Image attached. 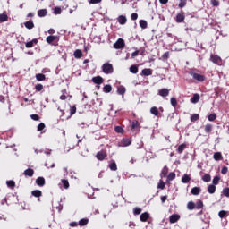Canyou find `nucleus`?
Wrapping results in <instances>:
<instances>
[{"mask_svg": "<svg viewBox=\"0 0 229 229\" xmlns=\"http://www.w3.org/2000/svg\"><path fill=\"white\" fill-rule=\"evenodd\" d=\"M102 71L104 74H112L114 72V66L110 63H105L102 65Z\"/></svg>", "mask_w": 229, "mask_h": 229, "instance_id": "obj_1", "label": "nucleus"}, {"mask_svg": "<svg viewBox=\"0 0 229 229\" xmlns=\"http://www.w3.org/2000/svg\"><path fill=\"white\" fill-rule=\"evenodd\" d=\"M190 75L193 78V80H196L197 81H205V80H206L204 75L197 73L194 71H191Z\"/></svg>", "mask_w": 229, "mask_h": 229, "instance_id": "obj_2", "label": "nucleus"}, {"mask_svg": "<svg viewBox=\"0 0 229 229\" xmlns=\"http://www.w3.org/2000/svg\"><path fill=\"white\" fill-rule=\"evenodd\" d=\"M124 46H126V44L124 43V39L119 38V39H117V41L113 45V47H114V49H124Z\"/></svg>", "mask_w": 229, "mask_h": 229, "instance_id": "obj_3", "label": "nucleus"}, {"mask_svg": "<svg viewBox=\"0 0 229 229\" xmlns=\"http://www.w3.org/2000/svg\"><path fill=\"white\" fill-rule=\"evenodd\" d=\"M210 61L217 65L221 64V62H223L219 55L214 54L210 55Z\"/></svg>", "mask_w": 229, "mask_h": 229, "instance_id": "obj_4", "label": "nucleus"}, {"mask_svg": "<svg viewBox=\"0 0 229 229\" xmlns=\"http://www.w3.org/2000/svg\"><path fill=\"white\" fill-rule=\"evenodd\" d=\"M150 114H152V115H155L156 117H158V118L162 117V113H160L158 111V108H157L156 106L150 108Z\"/></svg>", "mask_w": 229, "mask_h": 229, "instance_id": "obj_5", "label": "nucleus"}, {"mask_svg": "<svg viewBox=\"0 0 229 229\" xmlns=\"http://www.w3.org/2000/svg\"><path fill=\"white\" fill-rule=\"evenodd\" d=\"M55 40H58V37L56 36H48L47 37V44H52V46H57L58 44L53 43Z\"/></svg>", "mask_w": 229, "mask_h": 229, "instance_id": "obj_6", "label": "nucleus"}, {"mask_svg": "<svg viewBox=\"0 0 229 229\" xmlns=\"http://www.w3.org/2000/svg\"><path fill=\"white\" fill-rule=\"evenodd\" d=\"M185 21V13L183 11H181L177 16H176V22H183Z\"/></svg>", "mask_w": 229, "mask_h": 229, "instance_id": "obj_7", "label": "nucleus"}, {"mask_svg": "<svg viewBox=\"0 0 229 229\" xmlns=\"http://www.w3.org/2000/svg\"><path fill=\"white\" fill-rule=\"evenodd\" d=\"M106 157H107L106 152H103V151H99L96 155V158L100 161L105 160Z\"/></svg>", "mask_w": 229, "mask_h": 229, "instance_id": "obj_8", "label": "nucleus"}, {"mask_svg": "<svg viewBox=\"0 0 229 229\" xmlns=\"http://www.w3.org/2000/svg\"><path fill=\"white\" fill-rule=\"evenodd\" d=\"M178 221H180V215L174 214V215L170 216V217H169L170 223H172V224L178 223Z\"/></svg>", "mask_w": 229, "mask_h": 229, "instance_id": "obj_9", "label": "nucleus"}, {"mask_svg": "<svg viewBox=\"0 0 229 229\" xmlns=\"http://www.w3.org/2000/svg\"><path fill=\"white\" fill-rule=\"evenodd\" d=\"M117 22H119V24H121L122 26H124V24H126V22H128V19H126V16H124V15H120L117 18Z\"/></svg>", "mask_w": 229, "mask_h": 229, "instance_id": "obj_10", "label": "nucleus"}, {"mask_svg": "<svg viewBox=\"0 0 229 229\" xmlns=\"http://www.w3.org/2000/svg\"><path fill=\"white\" fill-rule=\"evenodd\" d=\"M158 94L159 96H161L162 98H167V96H169V89L164 88L162 89L158 90Z\"/></svg>", "mask_w": 229, "mask_h": 229, "instance_id": "obj_11", "label": "nucleus"}, {"mask_svg": "<svg viewBox=\"0 0 229 229\" xmlns=\"http://www.w3.org/2000/svg\"><path fill=\"white\" fill-rule=\"evenodd\" d=\"M148 219H149V213H148V212L142 213L140 216V221H141L142 223H146V221H148Z\"/></svg>", "mask_w": 229, "mask_h": 229, "instance_id": "obj_12", "label": "nucleus"}, {"mask_svg": "<svg viewBox=\"0 0 229 229\" xmlns=\"http://www.w3.org/2000/svg\"><path fill=\"white\" fill-rule=\"evenodd\" d=\"M92 81L96 85H101V83H103L104 80L102 79L101 76H97V77L92 78Z\"/></svg>", "mask_w": 229, "mask_h": 229, "instance_id": "obj_13", "label": "nucleus"}, {"mask_svg": "<svg viewBox=\"0 0 229 229\" xmlns=\"http://www.w3.org/2000/svg\"><path fill=\"white\" fill-rule=\"evenodd\" d=\"M36 183L38 187H44V185H46V179H44V177H38L36 180Z\"/></svg>", "mask_w": 229, "mask_h": 229, "instance_id": "obj_14", "label": "nucleus"}, {"mask_svg": "<svg viewBox=\"0 0 229 229\" xmlns=\"http://www.w3.org/2000/svg\"><path fill=\"white\" fill-rule=\"evenodd\" d=\"M25 28H27V30H33L35 28V23H33V20H30L29 21H26L24 23Z\"/></svg>", "mask_w": 229, "mask_h": 229, "instance_id": "obj_15", "label": "nucleus"}, {"mask_svg": "<svg viewBox=\"0 0 229 229\" xmlns=\"http://www.w3.org/2000/svg\"><path fill=\"white\" fill-rule=\"evenodd\" d=\"M141 74L143 76H151V74H153V70L149 68H145L141 71Z\"/></svg>", "mask_w": 229, "mask_h": 229, "instance_id": "obj_16", "label": "nucleus"}, {"mask_svg": "<svg viewBox=\"0 0 229 229\" xmlns=\"http://www.w3.org/2000/svg\"><path fill=\"white\" fill-rule=\"evenodd\" d=\"M200 192H201V188H199V187H193L191 191V193L193 196H198V195H199Z\"/></svg>", "mask_w": 229, "mask_h": 229, "instance_id": "obj_17", "label": "nucleus"}, {"mask_svg": "<svg viewBox=\"0 0 229 229\" xmlns=\"http://www.w3.org/2000/svg\"><path fill=\"white\" fill-rule=\"evenodd\" d=\"M74 58L80 59L81 56H83V52L81 49H77L73 53Z\"/></svg>", "mask_w": 229, "mask_h": 229, "instance_id": "obj_18", "label": "nucleus"}, {"mask_svg": "<svg viewBox=\"0 0 229 229\" xmlns=\"http://www.w3.org/2000/svg\"><path fill=\"white\" fill-rule=\"evenodd\" d=\"M23 174H24L25 176H30V177H31V176H33V174H35V171H34L33 169H31V168H28V169H26V170L24 171Z\"/></svg>", "mask_w": 229, "mask_h": 229, "instance_id": "obj_19", "label": "nucleus"}, {"mask_svg": "<svg viewBox=\"0 0 229 229\" xmlns=\"http://www.w3.org/2000/svg\"><path fill=\"white\" fill-rule=\"evenodd\" d=\"M38 17H46L47 15V9H40L38 11Z\"/></svg>", "mask_w": 229, "mask_h": 229, "instance_id": "obj_20", "label": "nucleus"}, {"mask_svg": "<svg viewBox=\"0 0 229 229\" xmlns=\"http://www.w3.org/2000/svg\"><path fill=\"white\" fill-rule=\"evenodd\" d=\"M38 42V40H37V39H32L31 41L27 42V43L25 44V47H26L27 48H31V47H33V45H34V44H37Z\"/></svg>", "mask_w": 229, "mask_h": 229, "instance_id": "obj_21", "label": "nucleus"}, {"mask_svg": "<svg viewBox=\"0 0 229 229\" xmlns=\"http://www.w3.org/2000/svg\"><path fill=\"white\" fill-rule=\"evenodd\" d=\"M191 103L196 104L199 101V94L195 93L193 97L191 98Z\"/></svg>", "mask_w": 229, "mask_h": 229, "instance_id": "obj_22", "label": "nucleus"}, {"mask_svg": "<svg viewBox=\"0 0 229 229\" xmlns=\"http://www.w3.org/2000/svg\"><path fill=\"white\" fill-rule=\"evenodd\" d=\"M117 92L120 94V96H124V94H126V88H124V86H120L117 89Z\"/></svg>", "mask_w": 229, "mask_h": 229, "instance_id": "obj_23", "label": "nucleus"}, {"mask_svg": "<svg viewBox=\"0 0 229 229\" xmlns=\"http://www.w3.org/2000/svg\"><path fill=\"white\" fill-rule=\"evenodd\" d=\"M182 183H189V182H191V176L189 174H185L182 177Z\"/></svg>", "mask_w": 229, "mask_h": 229, "instance_id": "obj_24", "label": "nucleus"}, {"mask_svg": "<svg viewBox=\"0 0 229 229\" xmlns=\"http://www.w3.org/2000/svg\"><path fill=\"white\" fill-rule=\"evenodd\" d=\"M214 160L219 161L223 159V155L221 152H216L213 156Z\"/></svg>", "mask_w": 229, "mask_h": 229, "instance_id": "obj_25", "label": "nucleus"}, {"mask_svg": "<svg viewBox=\"0 0 229 229\" xmlns=\"http://www.w3.org/2000/svg\"><path fill=\"white\" fill-rule=\"evenodd\" d=\"M122 146L123 147H127L130 146L131 144V140L130 139H123L121 142Z\"/></svg>", "mask_w": 229, "mask_h": 229, "instance_id": "obj_26", "label": "nucleus"}, {"mask_svg": "<svg viewBox=\"0 0 229 229\" xmlns=\"http://www.w3.org/2000/svg\"><path fill=\"white\" fill-rule=\"evenodd\" d=\"M208 192L209 194H214L216 192V185L214 184H210L208 187Z\"/></svg>", "mask_w": 229, "mask_h": 229, "instance_id": "obj_27", "label": "nucleus"}, {"mask_svg": "<svg viewBox=\"0 0 229 229\" xmlns=\"http://www.w3.org/2000/svg\"><path fill=\"white\" fill-rule=\"evenodd\" d=\"M130 72L132 74H137V72H139V67H137V65H131L130 67Z\"/></svg>", "mask_w": 229, "mask_h": 229, "instance_id": "obj_28", "label": "nucleus"}, {"mask_svg": "<svg viewBox=\"0 0 229 229\" xmlns=\"http://www.w3.org/2000/svg\"><path fill=\"white\" fill-rule=\"evenodd\" d=\"M32 196H34L35 198H40V196H42V191H39V190H36V191H33L31 192Z\"/></svg>", "mask_w": 229, "mask_h": 229, "instance_id": "obj_29", "label": "nucleus"}, {"mask_svg": "<svg viewBox=\"0 0 229 229\" xmlns=\"http://www.w3.org/2000/svg\"><path fill=\"white\" fill-rule=\"evenodd\" d=\"M8 21V15L6 13L0 14V22H6Z\"/></svg>", "mask_w": 229, "mask_h": 229, "instance_id": "obj_30", "label": "nucleus"}, {"mask_svg": "<svg viewBox=\"0 0 229 229\" xmlns=\"http://www.w3.org/2000/svg\"><path fill=\"white\" fill-rule=\"evenodd\" d=\"M212 128H213L212 124L208 123V124L205 125L204 130H205L206 133H211L212 132Z\"/></svg>", "mask_w": 229, "mask_h": 229, "instance_id": "obj_31", "label": "nucleus"}, {"mask_svg": "<svg viewBox=\"0 0 229 229\" xmlns=\"http://www.w3.org/2000/svg\"><path fill=\"white\" fill-rule=\"evenodd\" d=\"M191 123H196V121H199V114H193L191 116Z\"/></svg>", "mask_w": 229, "mask_h": 229, "instance_id": "obj_32", "label": "nucleus"}, {"mask_svg": "<svg viewBox=\"0 0 229 229\" xmlns=\"http://www.w3.org/2000/svg\"><path fill=\"white\" fill-rule=\"evenodd\" d=\"M140 28H142V30H146V28H148V21H146L145 20H140Z\"/></svg>", "mask_w": 229, "mask_h": 229, "instance_id": "obj_33", "label": "nucleus"}, {"mask_svg": "<svg viewBox=\"0 0 229 229\" xmlns=\"http://www.w3.org/2000/svg\"><path fill=\"white\" fill-rule=\"evenodd\" d=\"M187 208L188 210H194V208H196V204H194L192 201H190L187 204Z\"/></svg>", "mask_w": 229, "mask_h": 229, "instance_id": "obj_34", "label": "nucleus"}, {"mask_svg": "<svg viewBox=\"0 0 229 229\" xmlns=\"http://www.w3.org/2000/svg\"><path fill=\"white\" fill-rule=\"evenodd\" d=\"M36 79L38 80V81H44V80H46V75L42 73H38L36 75Z\"/></svg>", "mask_w": 229, "mask_h": 229, "instance_id": "obj_35", "label": "nucleus"}, {"mask_svg": "<svg viewBox=\"0 0 229 229\" xmlns=\"http://www.w3.org/2000/svg\"><path fill=\"white\" fill-rule=\"evenodd\" d=\"M80 226H85L86 225H89V219L82 218L79 221Z\"/></svg>", "mask_w": 229, "mask_h": 229, "instance_id": "obj_36", "label": "nucleus"}, {"mask_svg": "<svg viewBox=\"0 0 229 229\" xmlns=\"http://www.w3.org/2000/svg\"><path fill=\"white\" fill-rule=\"evenodd\" d=\"M103 90H104V92L108 94V92H112V86L110 84H107V85L104 86Z\"/></svg>", "mask_w": 229, "mask_h": 229, "instance_id": "obj_37", "label": "nucleus"}, {"mask_svg": "<svg viewBox=\"0 0 229 229\" xmlns=\"http://www.w3.org/2000/svg\"><path fill=\"white\" fill-rule=\"evenodd\" d=\"M195 208H197V210H200V208H203V201L198 200L195 204Z\"/></svg>", "mask_w": 229, "mask_h": 229, "instance_id": "obj_38", "label": "nucleus"}, {"mask_svg": "<svg viewBox=\"0 0 229 229\" xmlns=\"http://www.w3.org/2000/svg\"><path fill=\"white\" fill-rule=\"evenodd\" d=\"M109 168H110L111 171H117V164H115V161H113L109 165Z\"/></svg>", "mask_w": 229, "mask_h": 229, "instance_id": "obj_39", "label": "nucleus"}, {"mask_svg": "<svg viewBox=\"0 0 229 229\" xmlns=\"http://www.w3.org/2000/svg\"><path fill=\"white\" fill-rule=\"evenodd\" d=\"M185 148H186V145H185V144H181V145L178 147V148H177V152H178L179 154L183 153Z\"/></svg>", "mask_w": 229, "mask_h": 229, "instance_id": "obj_40", "label": "nucleus"}, {"mask_svg": "<svg viewBox=\"0 0 229 229\" xmlns=\"http://www.w3.org/2000/svg\"><path fill=\"white\" fill-rule=\"evenodd\" d=\"M203 182H210V180H212V177L210 176V174H206L203 177H202Z\"/></svg>", "mask_w": 229, "mask_h": 229, "instance_id": "obj_41", "label": "nucleus"}, {"mask_svg": "<svg viewBox=\"0 0 229 229\" xmlns=\"http://www.w3.org/2000/svg\"><path fill=\"white\" fill-rule=\"evenodd\" d=\"M61 182H62L63 187H64V189H69L70 185H69L68 180L63 179Z\"/></svg>", "mask_w": 229, "mask_h": 229, "instance_id": "obj_42", "label": "nucleus"}, {"mask_svg": "<svg viewBox=\"0 0 229 229\" xmlns=\"http://www.w3.org/2000/svg\"><path fill=\"white\" fill-rule=\"evenodd\" d=\"M219 180H221V178H219V176H215L213 181H212L213 185H218L219 184Z\"/></svg>", "mask_w": 229, "mask_h": 229, "instance_id": "obj_43", "label": "nucleus"}, {"mask_svg": "<svg viewBox=\"0 0 229 229\" xmlns=\"http://www.w3.org/2000/svg\"><path fill=\"white\" fill-rule=\"evenodd\" d=\"M142 212V209L140 208H133V214L134 216H139V214H140Z\"/></svg>", "mask_w": 229, "mask_h": 229, "instance_id": "obj_44", "label": "nucleus"}, {"mask_svg": "<svg viewBox=\"0 0 229 229\" xmlns=\"http://www.w3.org/2000/svg\"><path fill=\"white\" fill-rule=\"evenodd\" d=\"M6 184H7V187H10L11 189H13V187H15V182L13 181H7Z\"/></svg>", "mask_w": 229, "mask_h": 229, "instance_id": "obj_45", "label": "nucleus"}, {"mask_svg": "<svg viewBox=\"0 0 229 229\" xmlns=\"http://www.w3.org/2000/svg\"><path fill=\"white\" fill-rule=\"evenodd\" d=\"M168 180H169V182H172V180H174V178H176V174H174V173H170L169 174H168Z\"/></svg>", "mask_w": 229, "mask_h": 229, "instance_id": "obj_46", "label": "nucleus"}, {"mask_svg": "<svg viewBox=\"0 0 229 229\" xmlns=\"http://www.w3.org/2000/svg\"><path fill=\"white\" fill-rule=\"evenodd\" d=\"M170 101H171L172 106H174V108H175L176 105H178V101L176 100V98H172Z\"/></svg>", "mask_w": 229, "mask_h": 229, "instance_id": "obj_47", "label": "nucleus"}, {"mask_svg": "<svg viewBox=\"0 0 229 229\" xmlns=\"http://www.w3.org/2000/svg\"><path fill=\"white\" fill-rule=\"evenodd\" d=\"M185 6H187V0H181L179 8H185Z\"/></svg>", "mask_w": 229, "mask_h": 229, "instance_id": "obj_48", "label": "nucleus"}, {"mask_svg": "<svg viewBox=\"0 0 229 229\" xmlns=\"http://www.w3.org/2000/svg\"><path fill=\"white\" fill-rule=\"evenodd\" d=\"M208 121H214L215 119H217V115L216 114H211L208 116Z\"/></svg>", "mask_w": 229, "mask_h": 229, "instance_id": "obj_49", "label": "nucleus"}, {"mask_svg": "<svg viewBox=\"0 0 229 229\" xmlns=\"http://www.w3.org/2000/svg\"><path fill=\"white\" fill-rule=\"evenodd\" d=\"M226 214H227L226 211L221 210V211H219L218 216H219L220 219H223V217L226 216Z\"/></svg>", "mask_w": 229, "mask_h": 229, "instance_id": "obj_50", "label": "nucleus"}, {"mask_svg": "<svg viewBox=\"0 0 229 229\" xmlns=\"http://www.w3.org/2000/svg\"><path fill=\"white\" fill-rule=\"evenodd\" d=\"M54 13L55 15H60V13H62V9L60 7H55Z\"/></svg>", "mask_w": 229, "mask_h": 229, "instance_id": "obj_51", "label": "nucleus"}, {"mask_svg": "<svg viewBox=\"0 0 229 229\" xmlns=\"http://www.w3.org/2000/svg\"><path fill=\"white\" fill-rule=\"evenodd\" d=\"M46 128V124L44 123H41L38 125V131H42Z\"/></svg>", "mask_w": 229, "mask_h": 229, "instance_id": "obj_52", "label": "nucleus"}, {"mask_svg": "<svg viewBox=\"0 0 229 229\" xmlns=\"http://www.w3.org/2000/svg\"><path fill=\"white\" fill-rule=\"evenodd\" d=\"M139 126V121L134 120L131 124V130H135Z\"/></svg>", "mask_w": 229, "mask_h": 229, "instance_id": "obj_53", "label": "nucleus"}, {"mask_svg": "<svg viewBox=\"0 0 229 229\" xmlns=\"http://www.w3.org/2000/svg\"><path fill=\"white\" fill-rule=\"evenodd\" d=\"M131 21H137V19H139V14L137 13H131Z\"/></svg>", "mask_w": 229, "mask_h": 229, "instance_id": "obj_54", "label": "nucleus"}, {"mask_svg": "<svg viewBox=\"0 0 229 229\" xmlns=\"http://www.w3.org/2000/svg\"><path fill=\"white\" fill-rule=\"evenodd\" d=\"M30 119H32V121H39L40 116H38V114H31Z\"/></svg>", "mask_w": 229, "mask_h": 229, "instance_id": "obj_55", "label": "nucleus"}, {"mask_svg": "<svg viewBox=\"0 0 229 229\" xmlns=\"http://www.w3.org/2000/svg\"><path fill=\"white\" fill-rule=\"evenodd\" d=\"M223 194L225 196V198H229V188H225L223 190Z\"/></svg>", "mask_w": 229, "mask_h": 229, "instance_id": "obj_56", "label": "nucleus"}, {"mask_svg": "<svg viewBox=\"0 0 229 229\" xmlns=\"http://www.w3.org/2000/svg\"><path fill=\"white\" fill-rule=\"evenodd\" d=\"M114 131H116V133H123L124 131V130H123L121 126H116L114 128Z\"/></svg>", "mask_w": 229, "mask_h": 229, "instance_id": "obj_57", "label": "nucleus"}, {"mask_svg": "<svg viewBox=\"0 0 229 229\" xmlns=\"http://www.w3.org/2000/svg\"><path fill=\"white\" fill-rule=\"evenodd\" d=\"M37 92H40V90H42V89H44V86L42 84H37L35 87Z\"/></svg>", "mask_w": 229, "mask_h": 229, "instance_id": "obj_58", "label": "nucleus"}, {"mask_svg": "<svg viewBox=\"0 0 229 229\" xmlns=\"http://www.w3.org/2000/svg\"><path fill=\"white\" fill-rule=\"evenodd\" d=\"M211 4L215 7L219 6V0H211Z\"/></svg>", "mask_w": 229, "mask_h": 229, "instance_id": "obj_59", "label": "nucleus"}, {"mask_svg": "<svg viewBox=\"0 0 229 229\" xmlns=\"http://www.w3.org/2000/svg\"><path fill=\"white\" fill-rule=\"evenodd\" d=\"M76 114V106H72L70 108V115H74Z\"/></svg>", "mask_w": 229, "mask_h": 229, "instance_id": "obj_60", "label": "nucleus"}, {"mask_svg": "<svg viewBox=\"0 0 229 229\" xmlns=\"http://www.w3.org/2000/svg\"><path fill=\"white\" fill-rule=\"evenodd\" d=\"M158 189H165V182H160L157 185Z\"/></svg>", "mask_w": 229, "mask_h": 229, "instance_id": "obj_61", "label": "nucleus"}, {"mask_svg": "<svg viewBox=\"0 0 229 229\" xmlns=\"http://www.w3.org/2000/svg\"><path fill=\"white\" fill-rule=\"evenodd\" d=\"M169 58V52H165L162 55L163 60H167Z\"/></svg>", "mask_w": 229, "mask_h": 229, "instance_id": "obj_62", "label": "nucleus"}, {"mask_svg": "<svg viewBox=\"0 0 229 229\" xmlns=\"http://www.w3.org/2000/svg\"><path fill=\"white\" fill-rule=\"evenodd\" d=\"M222 174H226V173H228V167L224 166L221 170Z\"/></svg>", "mask_w": 229, "mask_h": 229, "instance_id": "obj_63", "label": "nucleus"}, {"mask_svg": "<svg viewBox=\"0 0 229 229\" xmlns=\"http://www.w3.org/2000/svg\"><path fill=\"white\" fill-rule=\"evenodd\" d=\"M138 55H139V50H136L131 54V58H135V56H138Z\"/></svg>", "mask_w": 229, "mask_h": 229, "instance_id": "obj_64", "label": "nucleus"}]
</instances>
